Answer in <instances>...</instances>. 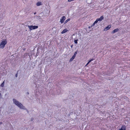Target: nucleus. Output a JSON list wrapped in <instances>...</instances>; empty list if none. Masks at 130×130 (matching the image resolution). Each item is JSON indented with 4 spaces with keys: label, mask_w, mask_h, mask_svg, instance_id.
<instances>
[{
    "label": "nucleus",
    "mask_w": 130,
    "mask_h": 130,
    "mask_svg": "<svg viewBox=\"0 0 130 130\" xmlns=\"http://www.w3.org/2000/svg\"><path fill=\"white\" fill-rule=\"evenodd\" d=\"M13 101L14 103L20 109L25 110L26 111L27 113H29V111L28 109L25 108V107L23 106L21 103L19 102L15 99H13Z\"/></svg>",
    "instance_id": "f257e3e1"
},
{
    "label": "nucleus",
    "mask_w": 130,
    "mask_h": 130,
    "mask_svg": "<svg viewBox=\"0 0 130 130\" xmlns=\"http://www.w3.org/2000/svg\"><path fill=\"white\" fill-rule=\"evenodd\" d=\"M7 42L6 40L2 41L0 45V48H3L5 45L7 43Z\"/></svg>",
    "instance_id": "f03ea898"
},
{
    "label": "nucleus",
    "mask_w": 130,
    "mask_h": 130,
    "mask_svg": "<svg viewBox=\"0 0 130 130\" xmlns=\"http://www.w3.org/2000/svg\"><path fill=\"white\" fill-rule=\"evenodd\" d=\"M28 27L30 30L37 29L38 28V26L35 25H28Z\"/></svg>",
    "instance_id": "7ed1b4c3"
},
{
    "label": "nucleus",
    "mask_w": 130,
    "mask_h": 130,
    "mask_svg": "<svg viewBox=\"0 0 130 130\" xmlns=\"http://www.w3.org/2000/svg\"><path fill=\"white\" fill-rule=\"evenodd\" d=\"M66 19V17L64 16H63L60 19V22L61 23H63L64 21Z\"/></svg>",
    "instance_id": "20e7f679"
},
{
    "label": "nucleus",
    "mask_w": 130,
    "mask_h": 130,
    "mask_svg": "<svg viewBox=\"0 0 130 130\" xmlns=\"http://www.w3.org/2000/svg\"><path fill=\"white\" fill-rule=\"evenodd\" d=\"M77 54V51L75 52L74 53L73 55L72 56V57L70 58V61H72L75 58V57L76 56V55Z\"/></svg>",
    "instance_id": "39448f33"
},
{
    "label": "nucleus",
    "mask_w": 130,
    "mask_h": 130,
    "mask_svg": "<svg viewBox=\"0 0 130 130\" xmlns=\"http://www.w3.org/2000/svg\"><path fill=\"white\" fill-rule=\"evenodd\" d=\"M126 127L124 125L122 126L121 128L119 129V130H126Z\"/></svg>",
    "instance_id": "423d86ee"
},
{
    "label": "nucleus",
    "mask_w": 130,
    "mask_h": 130,
    "mask_svg": "<svg viewBox=\"0 0 130 130\" xmlns=\"http://www.w3.org/2000/svg\"><path fill=\"white\" fill-rule=\"evenodd\" d=\"M111 27V25H109L108 26L106 27L104 29V31H106L107 30L109 29Z\"/></svg>",
    "instance_id": "0eeeda50"
},
{
    "label": "nucleus",
    "mask_w": 130,
    "mask_h": 130,
    "mask_svg": "<svg viewBox=\"0 0 130 130\" xmlns=\"http://www.w3.org/2000/svg\"><path fill=\"white\" fill-rule=\"evenodd\" d=\"M119 30V29L118 28H116L114 30L111 32V33L113 34L117 31Z\"/></svg>",
    "instance_id": "6e6552de"
},
{
    "label": "nucleus",
    "mask_w": 130,
    "mask_h": 130,
    "mask_svg": "<svg viewBox=\"0 0 130 130\" xmlns=\"http://www.w3.org/2000/svg\"><path fill=\"white\" fill-rule=\"evenodd\" d=\"M104 19V17L103 16H101L99 18L97 19L99 21H101Z\"/></svg>",
    "instance_id": "1a4fd4ad"
},
{
    "label": "nucleus",
    "mask_w": 130,
    "mask_h": 130,
    "mask_svg": "<svg viewBox=\"0 0 130 130\" xmlns=\"http://www.w3.org/2000/svg\"><path fill=\"white\" fill-rule=\"evenodd\" d=\"M68 31V30L66 29H64L61 32V33L62 34H64Z\"/></svg>",
    "instance_id": "9d476101"
},
{
    "label": "nucleus",
    "mask_w": 130,
    "mask_h": 130,
    "mask_svg": "<svg viewBox=\"0 0 130 130\" xmlns=\"http://www.w3.org/2000/svg\"><path fill=\"white\" fill-rule=\"evenodd\" d=\"M36 5L37 6H39L42 5V3L41 2H39L37 3Z\"/></svg>",
    "instance_id": "9b49d317"
},
{
    "label": "nucleus",
    "mask_w": 130,
    "mask_h": 130,
    "mask_svg": "<svg viewBox=\"0 0 130 130\" xmlns=\"http://www.w3.org/2000/svg\"><path fill=\"white\" fill-rule=\"evenodd\" d=\"M70 19H68L67 20L65 21L64 22V24H66V23L68 22L69 21H70Z\"/></svg>",
    "instance_id": "f8f14e48"
},
{
    "label": "nucleus",
    "mask_w": 130,
    "mask_h": 130,
    "mask_svg": "<svg viewBox=\"0 0 130 130\" xmlns=\"http://www.w3.org/2000/svg\"><path fill=\"white\" fill-rule=\"evenodd\" d=\"M4 81L3 83L1 85V86L2 87H3L4 86Z\"/></svg>",
    "instance_id": "ddd939ff"
},
{
    "label": "nucleus",
    "mask_w": 130,
    "mask_h": 130,
    "mask_svg": "<svg viewBox=\"0 0 130 130\" xmlns=\"http://www.w3.org/2000/svg\"><path fill=\"white\" fill-rule=\"evenodd\" d=\"M78 40L77 39L75 40H74V43L75 44H77V41Z\"/></svg>",
    "instance_id": "4468645a"
},
{
    "label": "nucleus",
    "mask_w": 130,
    "mask_h": 130,
    "mask_svg": "<svg viewBox=\"0 0 130 130\" xmlns=\"http://www.w3.org/2000/svg\"><path fill=\"white\" fill-rule=\"evenodd\" d=\"M94 60V59H92L90 60H89L88 62L89 63H90L91 61H93V60Z\"/></svg>",
    "instance_id": "2eb2a0df"
},
{
    "label": "nucleus",
    "mask_w": 130,
    "mask_h": 130,
    "mask_svg": "<svg viewBox=\"0 0 130 130\" xmlns=\"http://www.w3.org/2000/svg\"><path fill=\"white\" fill-rule=\"evenodd\" d=\"M98 19H97L94 22V23H95L96 24L98 23Z\"/></svg>",
    "instance_id": "dca6fc26"
},
{
    "label": "nucleus",
    "mask_w": 130,
    "mask_h": 130,
    "mask_svg": "<svg viewBox=\"0 0 130 130\" xmlns=\"http://www.w3.org/2000/svg\"><path fill=\"white\" fill-rule=\"evenodd\" d=\"M95 24V23L94 22L91 26L92 27Z\"/></svg>",
    "instance_id": "f3484780"
},
{
    "label": "nucleus",
    "mask_w": 130,
    "mask_h": 130,
    "mask_svg": "<svg viewBox=\"0 0 130 130\" xmlns=\"http://www.w3.org/2000/svg\"><path fill=\"white\" fill-rule=\"evenodd\" d=\"M34 119V118H31V121H33Z\"/></svg>",
    "instance_id": "a211bd4d"
},
{
    "label": "nucleus",
    "mask_w": 130,
    "mask_h": 130,
    "mask_svg": "<svg viewBox=\"0 0 130 130\" xmlns=\"http://www.w3.org/2000/svg\"><path fill=\"white\" fill-rule=\"evenodd\" d=\"M74 0H68V1L69 2H70L71 1H74Z\"/></svg>",
    "instance_id": "6ab92c4d"
},
{
    "label": "nucleus",
    "mask_w": 130,
    "mask_h": 130,
    "mask_svg": "<svg viewBox=\"0 0 130 130\" xmlns=\"http://www.w3.org/2000/svg\"><path fill=\"white\" fill-rule=\"evenodd\" d=\"M17 76H18V73H17L15 74V76L16 77H17Z\"/></svg>",
    "instance_id": "aec40b11"
},
{
    "label": "nucleus",
    "mask_w": 130,
    "mask_h": 130,
    "mask_svg": "<svg viewBox=\"0 0 130 130\" xmlns=\"http://www.w3.org/2000/svg\"><path fill=\"white\" fill-rule=\"evenodd\" d=\"M92 26H90L88 27V28L89 29Z\"/></svg>",
    "instance_id": "412c9836"
},
{
    "label": "nucleus",
    "mask_w": 130,
    "mask_h": 130,
    "mask_svg": "<svg viewBox=\"0 0 130 130\" xmlns=\"http://www.w3.org/2000/svg\"><path fill=\"white\" fill-rule=\"evenodd\" d=\"M73 45L72 44V45H71V48H72V47H73Z\"/></svg>",
    "instance_id": "4be33fe9"
},
{
    "label": "nucleus",
    "mask_w": 130,
    "mask_h": 130,
    "mask_svg": "<svg viewBox=\"0 0 130 130\" xmlns=\"http://www.w3.org/2000/svg\"><path fill=\"white\" fill-rule=\"evenodd\" d=\"M89 63L88 62V63H87V64H86V66H87V65Z\"/></svg>",
    "instance_id": "5701e85b"
},
{
    "label": "nucleus",
    "mask_w": 130,
    "mask_h": 130,
    "mask_svg": "<svg viewBox=\"0 0 130 130\" xmlns=\"http://www.w3.org/2000/svg\"><path fill=\"white\" fill-rule=\"evenodd\" d=\"M27 94H29V93L28 92H27Z\"/></svg>",
    "instance_id": "b1692460"
},
{
    "label": "nucleus",
    "mask_w": 130,
    "mask_h": 130,
    "mask_svg": "<svg viewBox=\"0 0 130 130\" xmlns=\"http://www.w3.org/2000/svg\"><path fill=\"white\" fill-rule=\"evenodd\" d=\"M2 124V122H0V124Z\"/></svg>",
    "instance_id": "393cba45"
},
{
    "label": "nucleus",
    "mask_w": 130,
    "mask_h": 130,
    "mask_svg": "<svg viewBox=\"0 0 130 130\" xmlns=\"http://www.w3.org/2000/svg\"><path fill=\"white\" fill-rule=\"evenodd\" d=\"M36 12H35L34 13V14H36Z\"/></svg>",
    "instance_id": "a878e982"
}]
</instances>
